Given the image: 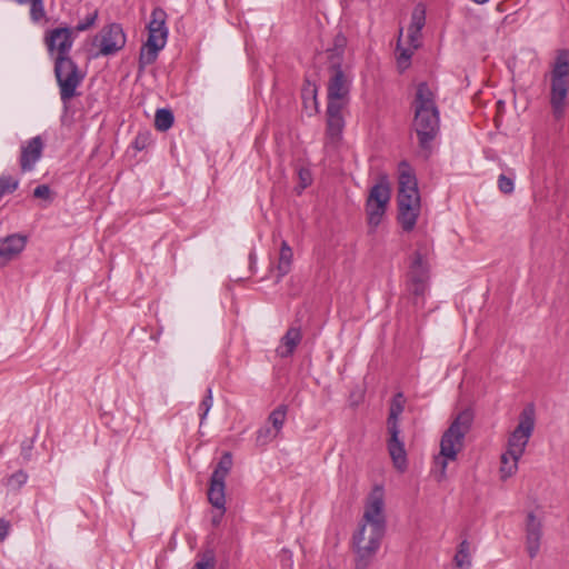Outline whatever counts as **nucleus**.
<instances>
[{"mask_svg": "<svg viewBox=\"0 0 569 569\" xmlns=\"http://www.w3.org/2000/svg\"><path fill=\"white\" fill-rule=\"evenodd\" d=\"M283 556L291 561V553H288L287 551H283Z\"/></svg>", "mask_w": 569, "mask_h": 569, "instance_id": "obj_49", "label": "nucleus"}, {"mask_svg": "<svg viewBox=\"0 0 569 569\" xmlns=\"http://www.w3.org/2000/svg\"><path fill=\"white\" fill-rule=\"evenodd\" d=\"M518 461L519 460L511 459L508 452L502 453L500 468L502 479L509 478L516 473L518 470Z\"/></svg>", "mask_w": 569, "mask_h": 569, "instance_id": "obj_29", "label": "nucleus"}, {"mask_svg": "<svg viewBox=\"0 0 569 569\" xmlns=\"http://www.w3.org/2000/svg\"><path fill=\"white\" fill-rule=\"evenodd\" d=\"M98 18V10L88 13L86 18L76 26V31L82 32L90 29Z\"/></svg>", "mask_w": 569, "mask_h": 569, "instance_id": "obj_38", "label": "nucleus"}, {"mask_svg": "<svg viewBox=\"0 0 569 569\" xmlns=\"http://www.w3.org/2000/svg\"><path fill=\"white\" fill-rule=\"evenodd\" d=\"M317 92V86L315 83H310L309 81H307L306 86L302 89V99L306 101L308 98H310L315 103L316 108H318Z\"/></svg>", "mask_w": 569, "mask_h": 569, "instance_id": "obj_40", "label": "nucleus"}, {"mask_svg": "<svg viewBox=\"0 0 569 569\" xmlns=\"http://www.w3.org/2000/svg\"><path fill=\"white\" fill-rule=\"evenodd\" d=\"M147 143H148V137L146 134H139L136 137V139L133 141V147L140 151L146 148Z\"/></svg>", "mask_w": 569, "mask_h": 569, "instance_id": "obj_45", "label": "nucleus"}, {"mask_svg": "<svg viewBox=\"0 0 569 569\" xmlns=\"http://www.w3.org/2000/svg\"><path fill=\"white\" fill-rule=\"evenodd\" d=\"M126 41V34L119 23L106 26L94 38V43H99V52L97 56H113L124 48Z\"/></svg>", "mask_w": 569, "mask_h": 569, "instance_id": "obj_12", "label": "nucleus"}, {"mask_svg": "<svg viewBox=\"0 0 569 569\" xmlns=\"http://www.w3.org/2000/svg\"><path fill=\"white\" fill-rule=\"evenodd\" d=\"M167 13L157 7L151 12V20L148 23V39L143 43L139 54V71L156 62L160 50L166 46L168 28L166 27Z\"/></svg>", "mask_w": 569, "mask_h": 569, "instance_id": "obj_5", "label": "nucleus"}, {"mask_svg": "<svg viewBox=\"0 0 569 569\" xmlns=\"http://www.w3.org/2000/svg\"><path fill=\"white\" fill-rule=\"evenodd\" d=\"M232 456L230 452H224L219 462L217 463L211 477L208 490L209 502L217 509L224 510L226 496H224V480L232 467Z\"/></svg>", "mask_w": 569, "mask_h": 569, "instance_id": "obj_10", "label": "nucleus"}, {"mask_svg": "<svg viewBox=\"0 0 569 569\" xmlns=\"http://www.w3.org/2000/svg\"><path fill=\"white\" fill-rule=\"evenodd\" d=\"M455 562L458 568H465L470 566V555H469V542L463 540L459 545V549L455 556Z\"/></svg>", "mask_w": 569, "mask_h": 569, "instance_id": "obj_30", "label": "nucleus"}, {"mask_svg": "<svg viewBox=\"0 0 569 569\" xmlns=\"http://www.w3.org/2000/svg\"><path fill=\"white\" fill-rule=\"evenodd\" d=\"M412 108L415 110L413 129L418 137L419 147L427 159L431 154V143L440 129L436 94L427 82H420L417 86Z\"/></svg>", "mask_w": 569, "mask_h": 569, "instance_id": "obj_2", "label": "nucleus"}, {"mask_svg": "<svg viewBox=\"0 0 569 569\" xmlns=\"http://www.w3.org/2000/svg\"><path fill=\"white\" fill-rule=\"evenodd\" d=\"M26 243L27 238L19 233L0 238V257L8 260L12 259L24 249Z\"/></svg>", "mask_w": 569, "mask_h": 569, "instance_id": "obj_18", "label": "nucleus"}, {"mask_svg": "<svg viewBox=\"0 0 569 569\" xmlns=\"http://www.w3.org/2000/svg\"><path fill=\"white\" fill-rule=\"evenodd\" d=\"M407 289L412 296L413 305L423 307L426 292L428 290V282H408Z\"/></svg>", "mask_w": 569, "mask_h": 569, "instance_id": "obj_24", "label": "nucleus"}, {"mask_svg": "<svg viewBox=\"0 0 569 569\" xmlns=\"http://www.w3.org/2000/svg\"><path fill=\"white\" fill-rule=\"evenodd\" d=\"M346 43L345 36L338 34L335 38L333 48L328 50V63H332L335 58H338L339 62L342 63Z\"/></svg>", "mask_w": 569, "mask_h": 569, "instance_id": "obj_28", "label": "nucleus"}, {"mask_svg": "<svg viewBox=\"0 0 569 569\" xmlns=\"http://www.w3.org/2000/svg\"><path fill=\"white\" fill-rule=\"evenodd\" d=\"M328 102L348 104L352 84V74L349 67H343L342 63L339 62L338 58H335L332 63H328Z\"/></svg>", "mask_w": 569, "mask_h": 569, "instance_id": "obj_8", "label": "nucleus"}, {"mask_svg": "<svg viewBox=\"0 0 569 569\" xmlns=\"http://www.w3.org/2000/svg\"><path fill=\"white\" fill-rule=\"evenodd\" d=\"M498 189L505 194H511L515 190V182L512 176L500 174L498 177Z\"/></svg>", "mask_w": 569, "mask_h": 569, "instance_id": "obj_37", "label": "nucleus"}, {"mask_svg": "<svg viewBox=\"0 0 569 569\" xmlns=\"http://www.w3.org/2000/svg\"><path fill=\"white\" fill-rule=\"evenodd\" d=\"M50 188L47 184H40L33 190V196L39 199L50 198Z\"/></svg>", "mask_w": 569, "mask_h": 569, "instance_id": "obj_43", "label": "nucleus"}, {"mask_svg": "<svg viewBox=\"0 0 569 569\" xmlns=\"http://www.w3.org/2000/svg\"><path fill=\"white\" fill-rule=\"evenodd\" d=\"M33 449V441L32 440H24L21 443V456L23 460L30 461L31 459V452Z\"/></svg>", "mask_w": 569, "mask_h": 569, "instance_id": "obj_42", "label": "nucleus"}, {"mask_svg": "<svg viewBox=\"0 0 569 569\" xmlns=\"http://www.w3.org/2000/svg\"><path fill=\"white\" fill-rule=\"evenodd\" d=\"M54 76L63 109L67 111L70 100L80 94L77 89L82 83L84 74L71 58L56 57Z\"/></svg>", "mask_w": 569, "mask_h": 569, "instance_id": "obj_7", "label": "nucleus"}, {"mask_svg": "<svg viewBox=\"0 0 569 569\" xmlns=\"http://www.w3.org/2000/svg\"><path fill=\"white\" fill-rule=\"evenodd\" d=\"M19 187V180L10 174L0 176V199L7 194L14 192Z\"/></svg>", "mask_w": 569, "mask_h": 569, "instance_id": "obj_33", "label": "nucleus"}, {"mask_svg": "<svg viewBox=\"0 0 569 569\" xmlns=\"http://www.w3.org/2000/svg\"><path fill=\"white\" fill-rule=\"evenodd\" d=\"M472 415L465 410L457 415L449 428L443 432L440 441V453L435 458V463L440 466L437 480L446 478L448 460H456L458 452L463 448V440L471 428Z\"/></svg>", "mask_w": 569, "mask_h": 569, "instance_id": "obj_3", "label": "nucleus"}, {"mask_svg": "<svg viewBox=\"0 0 569 569\" xmlns=\"http://www.w3.org/2000/svg\"><path fill=\"white\" fill-rule=\"evenodd\" d=\"M27 472L23 470H18L6 479L4 485L13 490H19L27 482Z\"/></svg>", "mask_w": 569, "mask_h": 569, "instance_id": "obj_35", "label": "nucleus"}, {"mask_svg": "<svg viewBox=\"0 0 569 569\" xmlns=\"http://www.w3.org/2000/svg\"><path fill=\"white\" fill-rule=\"evenodd\" d=\"M299 178L301 182V189L307 188L311 183V174L307 169H301L299 171Z\"/></svg>", "mask_w": 569, "mask_h": 569, "instance_id": "obj_44", "label": "nucleus"}, {"mask_svg": "<svg viewBox=\"0 0 569 569\" xmlns=\"http://www.w3.org/2000/svg\"><path fill=\"white\" fill-rule=\"evenodd\" d=\"M288 412V406L287 405H279L276 409H273L269 417L268 422L271 423V427L277 431L280 432L287 417Z\"/></svg>", "mask_w": 569, "mask_h": 569, "instance_id": "obj_26", "label": "nucleus"}, {"mask_svg": "<svg viewBox=\"0 0 569 569\" xmlns=\"http://www.w3.org/2000/svg\"><path fill=\"white\" fill-rule=\"evenodd\" d=\"M472 1L476 3L482 4V3L488 2L489 0H472Z\"/></svg>", "mask_w": 569, "mask_h": 569, "instance_id": "obj_48", "label": "nucleus"}, {"mask_svg": "<svg viewBox=\"0 0 569 569\" xmlns=\"http://www.w3.org/2000/svg\"><path fill=\"white\" fill-rule=\"evenodd\" d=\"M426 23V10L425 7L419 3L415 7L412 13H411V21L408 28L415 29V30H422Z\"/></svg>", "mask_w": 569, "mask_h": 569, "instance_id": "obj_31", "label": "nucleus"}, {"mask_svg": "<svg viewBox=\"0 0 569 569\" xmlns=\"http://www.w3.org/2000/svg\"><path fill=\"white\" fill-rule=\"evenodd\" d=\"M19 3H30V17L34 22L40 21L46 12L43 0H17Z\"/></svg>", "mask_w": 569, "mask_h": 569, "instance_id": "obj_34", "label": "nucleus"}, {"mask_svg": "<svg viewBox=\"0 0 569 569\" xmlns=\"http://www.w3.org/2000/svg\"><path fill=\"white\" fill-rule=\"evenodd\" d=\"M278 435L279 432H277L272 427L264 426L257 431L256 441L259 446H264L272 441Z\"/></svg>", "mask_w": 569, "mask_h": 569, "instance_id": "obj_36", "label": "nucleus"}, {"mask_svg": "<svg viewBox=\"0 0 569 569\" xmlns=\"http://www.w3.org/2000/svg\"><path fill=\"white\" fill-rule=\"evenodd\" d=\"M219 510H220L219 516H218V517H216V516H214V517L212 518V523H213V525H216V526H217V525H219L220 519H221V517L223 516V513H224V511H226V509H224V510L219 509Z\"/></svg>", "mask_w": 569, "mask_h": 569, "instance_id": "obj_47", "label": "nucleus"}, {"mask_svg": "<svg viewBox=\"0 0 569 569\" xmlns=\"http://www.w3.org/2000/svg\"><path fill=\"white\" fill-rule=\"evenodd\" d=\"M406 399L402 392H397L390 403L389 416L387 419V429L389 439L387 448L398 470H405L407 467V453L405 442L400 439L399 417L403 412Z\"/></svg>", "mask_w": 569, "mask_h": 569, "instance_id": "obj_6", "label": "nucleus"}, {"mask_svg": "<svg viewBox=\"0 0 569 569\" xmlns=\"http://www.w3.org/2000/svg\"><path fill=\"white\" fill-rule=\"evenodd\" d=\"M293 259V252L291 247L288 244L287 241L281 242L280 252H279V261L277 266V281H280L281 278H283L286 274H288L291 270Z\"/></svg>", "mask_w": 569, "mask_h": 569, "instance_id": "obj_21", "label": "nucleus"}, {"mask_svg": "<svg viewBox=\"0 0 569 569\" xmlns=\"http://www.w3.org/2000/svg\"><path fill=\"white\" fill-rule=\"evenodd\" d=\"M415 50L416 49H412L410 46L408 48H403L400 43V39L398 40L397 48H396V54H397V64L401 71L409 68L411 57H412Z\"/></svg>", "mask_w": 569, "mask_h": 569, "instance_id": "obj_27", "label": "nucleus"}, {"mask_svg": "<svg viewBox=\"0 0 569 569\" xmlns=\"http://www.w3.org/2000/svg\"><path fill=\"white\" fill-rule=\"evenodd\" d=\"M533 429L535 410L532 406H528L521 411L519 423L508 439L506 452H508L511 459L519 460L522 457Z\"/></svg>", "mask_w": 569, "mask_h": 569, "instance_id": "obj_9", "label": "nucleus"}, {"mask_svg": "<svg viewBox=\"0 0 569 569\" xmlns=\"http://www.w3.org/2000/svg\"><path fill=\"white\" fill-rule=\"evenodd\" d=\"M421 30L408 28V43L412 49L420 47Z\"/></svg>", "mask_w": 569, "mask_h": 569, "instance_id": "obj_41", "label": "nucleus"}, {"mask_svg": "<svg viewBox=\"0 0 569 569\" xmlns=\"http://www.w3.org/2000/svg\"><path fill=\"white\" fill-rule=\"evenodd\" d=\"M211 407H212V389L209 387L207 389L206 397L203 398V400L201 401V403L199 406V410L201 411V413H200L201 422L207 417V415H208L209 410L211 409Z\"/></svg>", "mask_w": 569, "mask_h": 569, "instance_id": "obj_39", "label": "nucleus"}, {"mask_svg": "<svg viewBox=\"0 0 569 569\" xmlns=\"http://www.w3.org/2000/svg\"><path fill=\"white\" fill-rule=\"evenodd\" d=\"M301 340L302 333L300 327H290L281 338V345L276 350L277 355L281 358L292 356Z\"/></svg>", "mask_w": 569, "mask_h": 569, "instance_id": "obj_19", "label": "nucleus"}, {"mask_svg": "<svg viewBox=\"0 0 569 569\" xmlns=\"http://www.w3.org/2000/svg\"><path fill=\"white\" fill-rule=\"evenodd\" d=\"M44 42L49 52H57V57L70 58L69 52L73 44L72 29L56 28L46 33Z\"/></svg>", "mask_w": 569, "mask_h": 569, "instance_id": "obj_13", "label": "nucleus"}, {"mask_svg": "<svg viewBox=\"0 0 569 569\" xmlns=\"http://www.w3.org/2000/svg\"><path fill=\"white\" fill-rule=\"evenodd\" d=\"M549 102L556 119L565 114L569 92V51L560 49L551 64Z\"/></svg>", "mask_w": 569, "mask_h": 569, "instance_id": "obj_4", "label": "nucleus"}, {"mask_svg": "<svg viewBox=\"0 0 569 569\" xmlns=\"http://www.w3.org/2000/svg\"><path fill=\"white\" fill-rule=\"evenodd\" d=\"M2 526L0 525V540L4 539L7 536L8 526L1 521Z\"/></svg>", "mask_w": 569, "mask_h": 569, "instance_id": "obj_46", "label": "nucleus"}, {"mask_svg": "<svg viewBox=\"0 0 569 569\" xmlns=\"http://www.w3.org/2000/svg\"><path fill=\"white\" fill-rule=\"evenodd\" d=\"M391 190L388 177L380 176L378 183L371 187L367 201L373 203L388 204L390 201Z\"/></svg>", "mask_w": 569, "mask_h": 569, "instance_id": "obj_20", "label": "nucleus"}, {"mask_svg": "<svg viewBox=\"0 0 569 569\" xmlns=\"http://www.w3.org/2000/svg\"><path fill=\"white\" fill-rule=\"evenodd\" d=\"M386 210H387L386 204L373 203V202H368V201L366 202V212H367L368 224L372 232L380 224L382 217L386 213Z\"/></svg>", "mask_w": 569, "mask_h": 569, "instance_id": "obj_22", "label": "nucleus"}, {"mask_svg": "<svg viewBox=\"0 0 569 569\" xmlns=\"http://www.w3.org/2000/svg\"><path fill=\"white\" fill-rule=\"evenodd\" d=\"M526 549L531 559L536 558L540 550L542 537V523L532 511L526 518Z\"/></svg>", "mask_w": 569, "mask_h": 569, "instance_id": "obj_16", "label": "nucleus"}, {"mask_svg": "<svg viewBox=\"0 0 569 569\" xmlns=\"http://www.w3.org/2000/svg\"><path fill=\"white\" fill-rule=\"evenodd\" d=\"M174 117L170 109H158L154 117V126L159 131H167L173 124Z\"/></svg>", "mask_w": 569, "mask_h": 569, "instance_id": "obj_25", "label": "nucleus"}, {"mask_svg": "<svg viewBox=\"0 0 569 569\" xmlns=\"http://www.w3.org/2000/svg\"><path fill=\"white\" fill-rule=\"evenodd\" d=\"M429 272L427 252L418 248L410 257L408 282H428Z\"/></svg>", "mask_w": 569, "mask_h": 569, "instance_id": "obj_17", "label": "nucleus"}, {"mask_svg": "<svg viewBox=\"0 0 569 569\" xmlns=\"http://www.w3.org/2000/svg\"><path fill=\"white\" fill-rule=\"evenodd\" d=\"M348 104L328 102L327 103V128L326 136L331 143H337L341 139L345 128L342 110Z\"/></svg>", "mask_w": 569, "mask_h": 569, "instance_id": "obj_14", "label": "nucleus"}, {"mask_svg": "<svg viewBox=\"0 0 569 569\" xmlns=\"http://www.w3.org/2000/svg\"><path fill=\"white\" fill-rule=\"evenodd\" d=\"M386 530L385 492L381 486H375L366 500L359 528L352 537L356 569H366L370 566L380 548Z\"/></svg>", "mask_w": 569, "mask_h": 569, "instance_id": "obj_1", "label": "nucleus"}, {"mask_svg": "<svg viewBox=\"0 0 569 569\" xmlns=\"http://www.w3.org/2000/svg\"><path fill=\"white\" fill-rule=\"evenodd\" d=\"M44 142L40 136L33 137L21 146L19 164L21 172H29L34 169L36 163L41 159Z\"/></svg>", "mask_w": 569, "mask_h": 569, "instance_id": "obj_15", "label": "nucleus"}, {"mask_svg": "<svg viewBox=\"0 0 569 569\" xmlns=\"http://www.w3.org/2000/svg\"><path fill=\"white\" fill-rule=\"evenodd\" d=\"M214 551L212 549H207L199 556V559L194 563L193 569H214Z\"/></svg>", "mask_w": 569, "mask_h": 569, "instance_id": "obj_32", "label": "nucleus"}, {"mask_svg": "<svg viewBox=\"0 0 569 569\" xmlns=\"http://www.w3.org/2000/svg\"><path fill=\"white\" fill-rule=\"evenodd\" d=\"M420 208L398 209V222L405 231L409 232L415 228Z\"/></svg>", "mask_w": 569, "mask_h": 569, "instance_id": "obj_23", "label": "nucleus"}, {"mask_svg": "<svg viewBox=\"0 0 569 569\" xmlns=\"http://www.w3.org/2000/svg\"><path fill=\"white\" fill-rule=\"evenodd\" d=\"M399 208H420L417 178L411 167L406 161L399 164L398 209Z\"/></svg>", "mask_w": 569, "mask_h": 569, "instance_id": "obj_11", "label": "nucleus"}]
</instances>
